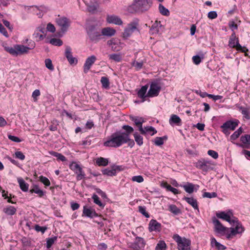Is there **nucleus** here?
<instances>
[{"label": "nucleus", "mask_w": 250, "mask_h": 250, "mask_svg": "<svg viewBox=\"0 0 250 250\" xmlns=\"http://www.w3.org/2000/svg\"><path fill=\"white\" fill-rule=\"evenodd\" d=\"M110 60L114 61L116 62H120L122 61V56L120 54H111L108 55Z\"/></svg>", "instance_id": "34"}, {"label": "nucleus", "mask_w": 250, "mask_h": 250, "mask_svg": "<svg viewBox=\"0 0 250 250\" xmlns=\"http://www.w3.org/2000/svg\"><path fill=\"white\" fill-rule=\"evenodd\" d=\"M237 125V122L229 121L223 124L221 126V128H227L229 130H234Z\"/></svg>", "instance_id": "22"}, {"label": "nucleus", "mask_w": 250, "mask_h": 250, "mask_svg": "<svg viewBox=\"0 0 250 250\" xmlns=\"http://www.w3.org/2000/svg\"><path fill=\"white\" fill-rule=\"evenodd\" d=\"M92 198L93 199L94 203L98 205L100 207H104V205L101 202L98 195L94 194L92 195Z\"/></svg>", "instance_id": "46"}, {"label": "nucleus", "mask_w": 250, "mask_h": 250, "mask_svg": "<svg viewBox=\"0 0 250 250\" xmlns=\"http://www.w3.org/2000/svg\"><path fill=\"white\" fill-rule=\"evenodd\" d=\"M69 168L77 175V180L80 181L84 178L85 175L84 172L80 165L76 163H71L69 165Z\"/></svg>", "instance_id": "7"}, {"label": "nucleus", "mask_w": 250, "mask_h": 250, "mask_svg": "<svg viewBox=\"0 0 250 250\" xmlns=\"http://www.w3.org/2000/svg\"><path fill=\"white\" fill-rule=\"evenodd\" d=\"M240 110L241 111V112L243 115V116L244 118H245L247 119H250V112L248 109L241 107L240 108Z\"/></svg>", "instance_id": "44"}, {"label": "nucleus", "mask_w": 250, "mask_h": 250, "mask_svg": "<svg viewBox=\"0 0 250 250\" xmlns=\"http://www.w3.org/2000/svg\"><path fill=\"white\" fill-rule=\"evenodd\" d=\"M134 243L138 245V247L141 248L142 249L145 247L146 243L144 239L140 237H136Z\"/></svg>", "instance_id": "37"}, {"label": "nucleus", "mask_w": 250, "mask_h": 250, "mask_svg": "<svg viewBox=\"0 0 250 250\" xmlns=\"http://www.w3.org/2000/svg\"><path fill=\"white\" fill-rule=\"evenodd\" d=\"M167 137L166 136H164L163 137H156L154 141V144L155 145L160 146L164 144V140H166Z\"/></svg>", "instance_id": "47"}, {"label": "nucleus", "mask_w": 250, "mask_h": 250, "mask_svg": "<svg viewBox=\"0 0 250 250\" xmlns=\"http://www.w3.org/2000/svg\"><path fill=\"white\" fill-rule=\"evenodd\" d=\"M40 181L43 183L45 186H49L50 185V182L49 179L43 176H41L39 177Z\"/></svg>", "instance_id": "54"}, {"label": "nucleus", "mask_w": 250, "mask_h": 250, "mask_svg": "<svg viewBox=\"0 0 250 250\" xmlns=\"http://www.w3.org/2000/svg\"><path fill=\"white\" fill-rule=\"evenodd\" d=\"M86 31L88 37L92 42H97L99 41L101 35L100 29L98 27L90 25L87 27Z\"/></svg>", "instance_id": "4"}, {"label": "nucleus", "mask_w": 250, "mask_h": 250, "mask_svg": "<svg viewBox=\"0 0 250 250\" xmlns=\"http://www.w3.org/2000/svg\"><path fill=\"white\" fill-rule=\"evenodd\" d=\"M96 60V57L94 55H92L86 59L83 65V72L85 74L88 72Z\"/></svg>", "instance_id": "13"}, {"label": "nucleus", "mask_w": 250, "mask_h": 250, "mask_svg": "<svg viewBox=\"0 0 250 250\" xmlns=\"http://www.w3.org/2000/svg\"><path fill=\"white\" fill-rule=\"evenodd\" d=\"M203 58V57L202 58H201L199 56L196 55V56H193L192 60H193V62L195 64L197 65V64H199L201 62V59Z\"/></svg>", "instance_id": "63"}, {"label": "nucleus", "mask_w": 250, "mask_h": 250, "mask_svg": "<svg viewBox=\"0 0 250 250\" xmlns=\"http://www.w3.org/2000/svg\"><path fill=\"white\" fill-rule=\"evenodd\" d=\"M134 137L135 141L139 146H141L143 144V137L140 135L137 132L134 133Z\"/></svg>", "instance_id": "40"}, {"label": "nucleus", "mask_w": 250, "mask_h": 250, "mask_svg": "<svg viewBox=\"0 0 250 250\" xmlns=\"http://www.w3.org/2000/svg\"><path fill=\"white\" fill-rule=\"evenodd\" d=\"M83 216H85L90 218H93L98 216V214L96 212L94 209L91 208H87L86 206H84L83 211Z\"/></svg>", "instance_id": "16"}, {"label": "nucleus", "mask_w": 250, "mask_h": 250, "mask_svg": "<svg viewBox=\"0 0 250 250\" xmlns=\"http://www.w3.org/2000/svg\"><path fill=\"white\" fill-rule=\"evenodd\" d=\"M163 187L166 188L167 190L170 191L174 194H177L179 193L178 190L172 187L170 185L167 184V183L163 184Z\"/></svg>", "instance_id": "38"}, {"label": "nucleus", "mask_w": 250, "mask_h": 250, "mask_svg": "<svg viewBox=\"0 0 250 250\" xmlns=\"http://www.w3.org/2000/svg\"><path fill=\"white\" fill-rule=\"evenodd\" d=\"M212 222L214 226V230L216 233L227 235V232L229 230L228 228L223 226L221 222L215 217L212 219Z\"/></svg>", "instance_id": "9"}, {"label": "nucleus", "mask_w": 250, "mask_h": 250, "mask_svg": "<svg viewBox=\"0 0 250 250\" xmlns=\"http://www.w3.org/2000/svg\"><path fill=\"white\" fill-rule=\"evenodd\" d=\"M212 164L211 161L205 159H202L198 160L195 164V167L203 171L207 172L211 169Z\"/></svg>", "instance_id": "8"}, {"label": "nucleus", "mask_w": 250, "mask_h": 250, "mask_svg": "<svg viewBox=\"0 0 250 250\" xmlns=\"http://www.w3.org/2000/svg\"><path fill=\"white\" fill-rule=\"evenodd\" d=\"M45 66L50 70L53 71L54 68L52 64V61L50 59H46L44 61Z\"/></svg>", "instance_id": "53"}, {"label": "nucleus", "mask_w": 250, "mask_h": 250, "mask_svg": "<svg viewBox=\"0 0 250 250\" xmlns=\"http://www.w3.org/2000/svg\"><path fill=\"white\" fill-rule=\"evenodd\" d=\"M131 64L132 66L134 67L136 71H139L143 67L144 62L143 61L137 62L134 60L132 62Z\"/></svg>", "instance_id": "36"}, {"label": "nucleus", "mask_w": 250, "mask_h": 250, "mask_svg": "<svg viewBox=\"0 0 250 250\" xmlns=\"http://www.w3.org/2000/svg\"><path fill=\"white\" fill-rule=\"evenodd\" d=\"M217 196L216 193L214 192H204L203 194V197L204 198H214Z\"/></svg>", "instance_id": "56"}, {"label": "nucleus", "mask_w": 250, "mask_h": 250, "mask_svg": "<svg viewBox=\"0 0 250 250\" xmlns=\"http://www.w3.org/2000/svg\"><path fill=\"white\" fill-rule=\"evenodd\" d=\"M59 125V122L57 120L54 119L51 122V125L49 126V129L52 131L57 130L58 128L57 126Z\"/></svg>", "instance_id": "43"}, {"label": "nucleus", "mask_w": 250, "mask_h": 250, "mask_svg": "<svg viewBox=\"0 0 250 250\" xmlns=\"http://www.w3.org/2000/svg\"><path fill=\"white\" fill-rule=\"evenodd\" d=\"M120 170V167L115 166L112 169H105L103 170V173L104 175L109 176L115 175L116 174V170Z\"/></svg>", "instance_id": "27"}, {"label": "nucleus", "mask_w": 250, "mask_h": 250, "mask_svg": "<svg viewBox=\"0 0 250 250\" xmlns=\"http://www.w3.org/2000/svg\"><path fill=\"white\" fill-rule=\"evenodd\" d=\"M101 82L102 84L103 87L108 88L109 86V82L107 78L105 77H102L101 79Z\"/></svg>", "instance_id": "45"}, {"label": "nucleus", "mask_w": 250, "mask_h": 250, "mask_svg": "<svg viewBox=\"0 0 250 250\" xmlns=\"http://www.w3.org/2000/svg\"><path fill=\"white\" fill-rule=\"evenodd\" d=\"M138 23L136 22H132L128 24L124 32L125 37H129L136 29H137Z\"/></svg>", "instance_id": "17"}, {"label": "nucleus", "mask_w": 250, "mask_h": 250, "mask_svg": "<svg viewBox=\"0 0 250 250\" xmlns=\"http://www.w3.org/2000/svg\"><path fill=\"white\" fill-rule=\"evenodd\" d=\"M107 21L109 23H113L116 25H121L123 22L121 19L118 16L115 15L108 16Z\"/></svg>", "instance_id": "21"}, {"label": "nucleus", "mask_w": 250, "mask_h": 250, "mask_svg": "<svg viewBox=\"0 0 250 250\" xmlns=\"http://www.w3.org/2000/svg\"><path fill=\"white\" fill-rule=\"evenodd\" d=\"M159 32V28L158 27V23H154L151 27L150 29V32L152 34L158 33Z\"/></svg>", "instance_id": "55"}, {"label": "nucleus", "mask_w": 250, "mask_h": 250, "mask_svg": "<svg viewBox=\"0 0 250 250\" xmlns=\"http://www.w3.org/2000/svg\"><path fill=\"white\" fill-rule=\"evenodd\" d=\"M173 239L177 244L178 250H189L190 249L191 241L185 237H181L178 234H174Z\"/></svg>", "instance_id": "3"}, {"label": "nucleus", "mask_w": 250, "mask_h": 250, "mask_svg": "<svg viewBox=\"0 0 250 250\" xmlns=\"http://www.w3.org/2000/svg\"><path fill=\"white\" fill-rule=\"evenodd\" d=\"M122 128L124 129L125 132H121V134L122 135H125V136H127V142L131 141L129 138V135L131 133L133 132L134 129L133 127L128 125H124L122 126Z\"/></svg>", "instance_id": "23"}, {"label": "nucleus", "mask_w": 250, "mask_h": 250, "mask_svg": "<svg viewBox=\"0 0 250 250\" xmlns=\"http://www.w3.org/2000/svg\"><path fill=\"white\" fill-rule=\"evenodd\" d=\"M96 163L99 166H106L108 165V160L106 158L100 157L97 159Z\"/></svg>", "instance_id": "35"}, {"label": "nucleus", "mask_w": 250, "mask_h": 250, "mask_svg": "<svg viewBox=\"0 0 250 250\" xmlns=\"http://www.w3.org/2000/svg\"><path fill=\"white\" fill-rule=\"evenodd\" d=\"M166 248V244L163 241H160L157 244L155 250H165Z\"/></svg>", "instance_id": "51"}, {"label": "nucleus", "mask_w": 250, "mask_h": 250, "mask_svg": "<svg viewBox=\"0 0 250 250\" xmlns=\"http://www.w3.org/2000/svg\"><path fill=\"white\" fill-rule=\"evenodd\" d=\"M131 120L134 122L135 125L139 127V130L142 134H145V130L142 127V124L144 123V119L142 117H131Z\"/></svg>", "instance_id": "15"}, {"label": "nucleus", "mask_w": 250, "mask_h": 250, "mask_svg": "<svg viewBox=\"0 0 250 250\" xmlns=\"http://www.w3.org/2000/svg\"><path fill=\"white\" fill-rule=\"evenodd\" d=\"M184 200L190 205L194 209H197L198 211H199L198 203L197 200L192 197H184Z\"/></svg>", "instance_id": "24"}, {"label": "nucleus", "mask_w": 250, "mask_h": 250, "mask_svg": "<svg viewBox=\"0 0 250 250\" xmlns=\"http://www.w3.org/2000/svg\"><path fill=\"white\" fill-rule=\"evenodd\" d=\"M47 229L46 227H41L38 225H36L35 226V229L38 232H42V233H44Z\"/></svg>", "instance_id": "61"}, {"label": "nucleus", "mask_w": 250, "mask_h": 250, "mask_svg": "<svg viewBox=\"0 0 250 250\" xmlns=\"http://www.w3.org/2000/svg\"><path fill=\"white\" fill-rule=\"evenodd\" d=\"M50 43L56 46H61L62 44V42L59 39L53 38L49 41Z\"/></svg>", "instance_id": "48"}, {"label": "nucleus", "mask_w": 250, "mask_h": 250, "mask_svg": "<svg viewBox=\"0 0 250 250\" xmlns=\"http://www.w3.org/2000/svg\"><path fill=\"white\" fill-rule=\"evenodd\" d=\"M161 90L160 84L157 82H153L151 83L150 88L146 94V96L149 97H153L157 96Z\"/></svg>", "instance_id": "12"}, {"label": "nucleus", "mask_w": 250, "mask_h": 250, "mask_svg": "<svg viewBox=\"0 0 250 250\" xmlns=\"http://www.w3.org/2000/svg\"><path fill=\"white\" fill-rule=\"evenodd\" d=\"M139 212L144 215L146 217L148 218L149 217V214L146 211V208L145 207H139Z\"/></svg>", "instance_id": "57"}, {"label": "nucleus", "mask_w": 250, "mask_h": 250, "mask_svg": "<svg viewBox=\"0 0 250 250\" xmlns=\"http://www.w3.org/2000/svg\"><path fill=\"white\" fill-rule=\"evenodd\" d=\"M87 6L89 11L96 10L99 6L97 0H90V4Z\"/></svg>", "instance_id": "33"}, {"label": "nucleus", "mask_w": 250, "mask_h": 250, "mask_svg": "<svg viewBox=\"0 0 250 250\" xmlns=\"http://www.w3.org/2000/svg\"><path fill=\"white\" fill-rule=\"evenodd\" d=\"M168 210L175 215H177L181 212L180 209L178 208L175 205H169Z\"/></svg>", "instance_id": "39"}, {"label": "nucleus", "mask_w": 250, "mask_h": 250, "mask_svg": "<svg viewBox=\"0 0 250 250\" xmlns=\"http://www.w3.org/2000/svg\"><path fill=\"white\" fill-rule=\"evenodd\" d=\"M208 155L212 157L213 158L216 159L218 158V154L217 152L213 150H209L208 151Z\"/></svg>", "instance_id": "62"}, {"label": "nucleus", "mask_w": 250, "mask_h": 250, "mask_svg": "<svg viewBox=\"0 0 250 250\" xmlns=\"http://www.w3.org/2000/svg\"><path fill=\"white\" fill-rule=\"evenodd\" d=\"M46 29L47 31L51 32L54 33L55 32L56 30V28L54 26V25L50 23H49L47 25Z\"/></svg>", "instance_id": "64"}, {"label": "nucleus", "mask_w": 250, "mask_h": 250, "mask_svg": "<svg viewBox=\"0 0 250 250\" xmlns=\"http://www.w3.org/2000/svg\"><path fill=\"white\" fill-rule=\"evenodd\" d=\"M132 181L137 183H142L144 181V178L141 175L134 176L132 177Z\"/></svg>", "instance_id": "59"}, {"label": "nucleus", "mask_w": 250, "mask_h": 250, "mask_svg": "<svg viewBox=\"0 0 250 250\" xmlns=\"http://www.w3.org/2000/svg\"><path fill=\"white\" fill-rule=\"evenodd\" d=\"M56 22L62 32H65L70 25L71 21L67 18L62 16L58 17L56 19Z\"/></svg>", "instance_id": "6"}, {"label": "nucleus", "mask_w": 250, "mask_h": 250, "mask_svg": "<svg viewBox=\"0 0 250 250\" xmlns=\"http://www.w3.org/2000/svg\"><path fill=\"white\" fill-rule=\"evenodd\" d=\"M65 56L70 64H76L77 60L73 57L71 52V49L69 46H67L65 49Z\"/></svg>", "instance_id": "19"}, {"label": "nucleus", "mask_w": 250, "mask_h": 250, "mask_svg": "<svg viewBox=\"0 0 250 250\" xmlns=\"http://www.w3.org/2000/svg\"><path fill=\"white\" fill-rule=\"evenodd\" d=\"M17 180L21 190L24 192L27 191L28 190L29 185L21 177L18 178Z\"/></svg>", "instance_id": "25"}, {"label": "nucleus", "mask_w": 250, "mask_h": 250, "mask_svg": "<svg viewBox=\"0 0 250 250\" xmlns=\"http://www.w3.org/2000/svg\"><path fill=\"white\" fill-rule=\"evenodd\" d=\"M147 88L148 86L147 85H144L138 92V96L139 98L143 99V102H144L145 98L147 97L146 94Z\"/></svg>", "instance_id": "26"}, {"label": "nucleus", "mask_w": 250, "mask_h": 250, "mask_svg": "<svg viewBox=\"0 0 250 250\" xmlns=\"http://www.w3.org/2000/svg\"><path fill=\"white\" fill-rule=\"evenodd\" d=\"M52 155L56 157V158H57V159L62 162H64V161H65L66 160V159L65 158V156H64L63 155H62V154L61 153H58V152H54V151H52L50 153Z\"/></svg>", "instance_id": "41"}, {"label": "nucleus", "mask_w": 250, "mask_h": 250, "mask_svg": "<svg viewBox=\"0 0 250 250\" xmlns=\"http://www.w3.org/2000/svg\"><path fill=\"white\" fill-rule=\"evenodd\" d=\"M57 237L56 236L48 238L46 241L47 248L49 249L50 248H51L52 245L57 240Z\"/></svg>", "instance_id": "50"}, {"label": "nucleus", "mask_w": 250, "mask_h": 250, "mask_svg": "<svg viewBox=\"0 0 250 250\" xmlns=\"http://www.w3.org/2000/svg\"><path fill=\"white\" fill-rule=\"evenodd\" d=\"M120 42L116 39H112L109 40L107 42V44L111 47L113 51H119L121 50V47L119 45Z\"/></svg>", "instance_id": "18"}, {"label": "nucleus", "mask_w": 250, "mask_h": 250, "mask_svg": "<svg viewBox=\"0 0 250 250\" xmlns=\"http://www.w3.org/2000/svg\"><path fill=\"white\" fill-rule=\"evenodd\" d=\"M183 188L185 191L188 193H191L194 191V185L191 183H188L187 185H184Z\"/></svg>", "instance_id": "42"}, {"label": "nucleus", "mask_w": 250, "mask_h": 250, "mask_svg": "<svg viewBox=\"0 0 250 250\" xmlns=\"http://www.w3.org/2000/svg\"><path fill=\"white\" fill-rule=\"evenodd\" d=\"M151 3L150 0H138L133 6L137 10L143 11L147 10L150 7Z\"/></svg>", "instance_id": "11"}, {"label": "nucleus", "mask_w": 250, "mask_h": 250, "mask_svg": "<svg viewBox=\"0 0 250 250\" xmlns=\"http://www.w3.org/2000/svg\"><path fill=\"white\" fill-rule=\"evenodd\" d=\"M127 136L122 135L121 132L112 134L108 140L104 143V146L108 147H118L127 143Z\"/></svg>", "instance_id": "1"}, {"label": "nucleus", "mask_w": 250, "mask_h": 250, "mask_svg": "<svg viewBox=\"0 0 250 250\" xmlns=\"http://www.w3.org/2000/svg\"><path fill=\"white\" fill-rule=\"evenodd\" d=\"M241 141L244 145V147L249 148L250 145V134L242 136L240 138Z\"/></svg>", "instance_id": "30"}, {"label": "nucleus", "mask_w": 250, "mask_h": 250, "mask_svg": "<svg viewBox=\"0 0 250 250\" xmlns=\"http://www.w3.org/2000/svg\"><path fill=\"white\" fill-rule=\"evenodd\" d=\"M30 192L31 193H35L36 194H38L40 197H42L44 195L43 191L40 189L37 186L35 187V188L30 190Z\"/></svg>", "instance_id": "52"}, {"label": "nucleus", "mask_w": 250, "mask_h": 250, "mask_svg": "<svg viewBox=\"0 0 250 250\" xmlns=\"http://www.w3.org/2000/svg\"><path fill=\"white\" fill-rule=\"evenodd\" d=\"M35 47V43L34 42L30 41L28 44V46H25L23 45L16 44V49L17 53V56L20 54L27 53L29 50L33 49Z\"/></svg>", "instance_id": "10"}, {"label": "nucleus", "mask_w": 250, "mask_h": 250, "mask_svg": "<svg viewBox=\"0 0 250 250\" xmlns=\"http://www.w3.org/2000/svg\"><path fill=\"white\" fill-rule=\"evenodd\" d=\"M234 227L229 228V230L227 232V238L229 239L232 238L237 234L242 233L244 231V228L242 224L238 222L237 218H234L232 224Z\"/></svg>", "instance_id": "2"}, {"label": "nucleus", "mask_w": 250, "mask_h": 250, "mask_svg": "<svg viewBox=\"0 0 250 250\" xmlns=\"http://www.w3.org/2000/svg\"><path fill=\"white\" fill-rule=\"evenodd\" d=\"M232 216V214L231 212H225L224 211H222L216 213V216L218 218L227 221V222H229L230 224H232V222H234L235 218L234 217L233 219H231Z\"/></svg>", "instance_id": "14"}, {"label": "nucleus", "mask_w": 250, "mask_h": 250, "mask_svg": "<svg viewBox=\"0 0 250 250\" xmlns=\"http://www.w3.org/2000/svg\"><path fill=\"white\" fill-rule=\"evenodd\" d=\"M149 230L151 232L153 231H159L161 229V225L155 220H151L149 223Z\"/></svg>", "instance_id": "20"}, {"label": "nucleus", "mask_w": 250, "mask_h": 250, "mask_svg": "<svg viewBox=\"0 0 250 250\" xmlns=\"http://www.w3.org/2000/svg\"><path fill=\"white\" fill-rule=\"evenodd\" d=\"M34 36L35 38L38 39L39 41H42L45 37V34H42L39 31H37L34 34Z\"/></svg>", "instance_id": "60"}, {"label": "nucleus", "mask_w": 250, "mask_h": 250, "mask_svg": "<svg viewBox=\"0 0 250 250\" xmlns=\"http://www.w3.org/2000/svg\"><path fill=\"white\" fill-rule=\"evenodd\" d=\"M3 211L7 215H13L16 211V208L12 206H8L3 209Z\"/></svg>", "instance_id": "31"}, {"label": "nucleus", "mask_w": 250, "mask_h": 250, "mask_svg": "<svg viewBox=\"0 0 250 250\" xmlns=\"http://www.w3.org/2000/svg\"><path fill=\"white\" fill-rule=\"evenodd\" d=\"M115 30L110 27L104 28L102 30V33L104 36H112L115 34Z\"/></svg>", "instance_id": "28"}, {"label": "nucleus", "mask_w": 250, "mask_h": 250, "mask_svg": "<svg viewBox=\"0 0 250 250\" xmlns=\"http://www.w3.org/2000/svg\"><path fill=\"white\" fill-rule=\"evenodd\" d=\"M229 46L231 48H235L237 51L245 52L248 50L245 47H242L239 43L238 38L236 37L235 33L233 32L231 35L229 41Z\"/></svg>", "instance_id": "5"}, {"label": "nucleus", "mask_w": 250, "mask_h": 250, "mask_svg": "<svg viewBox=\"0 0 250 250\" xmlns=\"http://www.w3.org/2000/svg\"><path fill=\"white\" fill-rule=\"evenodd\" d=\"M2 46L4 47V50L6 51H7V52H8L9 53H10L11 55H12L13 56H17L18 53L16 52V45H14V46L13 47L9 46H7L4 44H3Z\"/></svg>", "instance_id": "32"}, {"label": "nucleus", "mask_w": 250, "mask_h": 250, "mask_svg": "<svg viewBox=\"0 0 250 250\" xmlns=\"http://www.w3.org/2000/svg\"><path fill=\"white\" fill-rule=\"evenodd\" d=\"M144 129L145 130V133L146 132H152V133L151 134V135H153L154 134L157 133V131L152 126H146L144 128Z\"/></svg>", "instance_id": "58"}, {"label": "nucleus", "mask_w": 250, "mask_h": 250, "mask_svg": "<svg viewBox=\"0 0 250 250\" xmlns=\"http://www.w3.org/2000/svg\"><path fill=\"white\" fill-rule=\"evenodd\" d=\"M169 122L170 125L176 124L179 125H181V120L177 115L172 114L169 119Z\"/></svg>", "instance_id": "29"}, {"label": "nucleus", "mask_w": 250, "mask_h": 250, "mask_svg": "<svg viewBox=\"0 0 250 250\" xmlns=\"http://www.w3.org/2000/svg\"><path fill=\"white\" fill-rule=\"evenodd\" d=\"M159 9L161 14L165 16H167L169 14L168 10L165 8L162 4H160L159 6Z\"/></svg>", "instance_id": "49"}]
</instances>
